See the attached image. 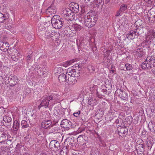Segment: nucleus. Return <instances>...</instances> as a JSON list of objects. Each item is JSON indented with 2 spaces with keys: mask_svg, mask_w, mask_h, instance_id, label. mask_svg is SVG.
<instances>
[{
  "mask_svg": "<svg viewBox=\"0 0 155 155\" xmlns=\"http://www.w3.org/2000/svg\"><path fill=\"white\" fill-rule=\"evenodd\" d=\"M98 19V16L94 12H88L83 18V23L88 28H91L95 24Z\"/></svg>",
  "mask_w": 155,
  "mask_h": 155,
  "instance_id": "obj_1",
  "label": "nucleus"
},
{
  "mask_svg": "<svg viewBox=\"0 0 155 155\" xmlns=\"http://www.w3.org/2000/svg\"><path fill=\"white\" fill-rule=\"evenodd\" d=\"M55 99L53 95H51L50 96L46 95L43 99L41 104L39 105L38 107L40 108L41 107L44 106L45 108L48 107L50 101V104L53 105L55 104L54 102Z\"/></svg>",
  "mask_w": 155,
  "mask_h": 155,
  "instance_id": "obj_2",
  "label": "nucleus"
},
{
  "mask_svg": "<svg viewBox=\"0 0 155 155\" xmlns=\"http://www.w3.org/2000/svg\"><path fill=\"white\" fill-rule=\"evenodd\" d=\"M51 23L54 28L60 29L62 28L63 25V19L59 16L55 15L51 19Z\"/></svg>",
  "mask_w": 155,
  "mask_h": 155,
  "instance_id": "obj_3",
  "label": "nucleus"
},
{
  "mask_svg": "<svg viewBox=\"0 0 155 155\" xmlns=\"http://www.w3.org/2000/svg\"><path fill=\"white\" fill-rule=\"evenodd\" d=\"M63 14L64 15L65 19L67 21H72L74 18V12H72L71 10L66 8L63 10Z\"/></svg>",
  "mask_w": 155,
  "mask_h": 155,
  "instance_id": "obj_4",
  "label": "nucleus"
},
{
  "mask_svg": "<svg viewBox=\"0 0 155 155\" xmlns=\"http://www.w3.org/2000/svg\"><path fill=\"white\" fill-rule=\"evenodd\" d=\"M155 38V29L151 28L148 30L147 32L146 35V40L147 41L151 40Z\"/></svg>",
  "mask_w": 155,
  "mask_h": 155,
  "instance_id": "obj_5",
  "label": "nucleus"
},
{
  "mask_svg": "<svg viewBox=\"0 0 155 155\" xmlns=\"http://www.w3.org/2000/svg\"><path fill=\"white\" fill-rule=\"evenodd\" d=\"M61 126L67 130H69L72 128V124L71 122L67 119H64L61 121Z\"/></svg>",
  "mask_w": 155,
  "mask_h": 155,
  "instance_id": "obj_6",
  "label": "nucleus"
},
{
  "mask_svg": "<svg viewBox=\"0 0 155 155\" xmlns=\"http://www.w3.org/2000/svg\"><path fill=\"white\" fill-rule=\"evenodd\" d=\"M53 126L51 121L50 120H44L41 124V127L45 129L51 128Z\"/></svg>",
  "mask_w": 155,
  "mask_h": 155,
  "instance_id": "obj_7",
  "label": "nucleus"
},
{
  "mask_svg": "<svg viewBox=\"0 0 155 155\" xmlns=\"http://www.w3.org/2000/svg\"><path fill=\"white\" fill-rule=\"evenodd\" d=\"M49 146L50 148L51 149L54 148L56 150H59L60 149V143L56 140H53L51 141Z\"/></svg>",
  "mask_w": 155,
  "mask_h": 155,
  "instance_id": "obj_8",
  "label": "nucleus"
},
{
  "mask_svg": "<svg viewBox=\"0 0 155 155\" xmlns=\"http://www.w3.org/2000/svg\"><path fill=\"white\" fill-rule=\"evenodd\" d=\"M56 12V9L55 7L51 5L46 10V13L49 15L55 14Z\"/></svg>",
  "mask_w": 155,
  "mask_h": 155,
  "instance_id": "obj_9",
  "label": "nucleus"
},
{
  "mask_svg": "<svg viewBox=\"0 0 155 155\" xmlns=\"http://www.w3.org/2000/svg\"><path fill=\"white\" fill-rule=\"evenodd\" d=\"M9 48V44L8 43H4L0 41V49L3 51L5 52L7 51Z\"/></svg>",
  "mask_w": 155,
  "mask_h": 155,
  "instance_id": "obj_10",
  "label": "nucleus"
},
{
  "mask_svg": "<svg viewBox=\"0 0 155 155\" xmlns=\"http://www.w3.org/2000/svg\"><path fill=\"white\" fill-rule=\"evenodd\" d=\"M68 75H69V76L68 79V83L69 84L71 85L74 84L77 81V77H75L70 74H68Z\"/></svg>",
  "mask_w": 155,
  "mask_h": 155,
  "instance_id": "obj_11",
  "label": "nucleus"
},
{
  "mask_svg": "<svg viewBox=\"0 0 155 155\" xmlns=\"http://www.w3.org/2000/svg\"><path fill=\"white\" fill-rule=\"evenodd\" d=\"M7 133L5 131L0 130V143L4 142L8 139Z\"/></svg>",
  "mask_w": 155,
  "mask_h": 155,
  "instance_id": "obj_12",
  "label": "nucleus"
},
{
  "mask_svg": "<svg viewBox=\"0 0 155 155\" xmlns=\"http://www.w3.org/2000/svg\"><path fill=\"white\" fill-rule=\"evenodd\" d=\"M21 55L18 53V51L15 50L13 53L12 55V58L14 61H16L21 58Z\"/></svg>",
  "mask_w": 155,
  "mask_h": 155,
  "instance_id": "obj_13",
  "label": "nucleus"
},
{
  "mask_svg": "<svg viewBox=\"0 0 155 155\" xmlns=\"http://www.w3.org/2000/svg\"><path fill=\"white\" fill-rule=\"evenodd\" d=\"M79 61V59L78 58H74L71 59L70 61H67L65 62L62 63V65L64 67H67L69 65H70L71 64L75 62H76Z\"/></svg>",
  "mask_w": 155,
  "mask_h": 155,
  "instance_id": "obj_14",
  "label": "nucleus"
},
{
  "mask_svg": "<svg viewBox=\"0 0 155 155\" xmlns=\"http://www.w3.org/2000/svg\"><path fill=\"white\" fill-rule=\"evenodd\" d=\"M118 134L121 137L124 136V135L127 134L128 130L125 127H121L118 130Z\"/></svg>",
  "mask_w": 155,
  "mask_h": 155,
  "instance_id": "obj_15",
  "label": "nucleus"
},
{
  "mask_svg": "<svg viewBox=\"0 0 155 155\" xmlns=\"http://www.w3.org/2000/svg\"><path fill=\"white\" fill-rule=\"evenodd\" d=\"M70 5L73 11L76 13L79 11V6L78 3H71Z\"/></svg>",
  "mask_w": 155,
  "mask_h": 155,
  "instance_id": "obj_16",
  "label": "nucleus"
},
{
  "mask_svg": "<svg viewBox=\"0 0 155 155\" xmlns=\"http://www.w3.org/2000/svg\"><path fill=\"white\" fill-rule=\"evenodd\" d=\"M120 93V94H119V96L120 98L123 100H126L128 97V94H127L125 91H121L120 89L118 90H117Z\"/></svg>",
  "mask_w": 155,
  "mask_h": 155,
  "instance_id": "obj_17",
  "label": "nucleus"
},
{
  "mask_svg": "<svg viewBox=\"0 0 155 155\" xmlns=\"http://www.w3.org/2000/svg\"><path fill=\"white\" fill-rule=\"evenodd\" d=\"M58 80L59 82L61 84H64V83L67 81L66 75L64 73L63 74H60L58 77Z\"/></svg>",
  "mask_w": 155,
  "mask_h": 155,
  "instance_id": "obj_18",
  "label": "nucleus"
},
{
  "mask_svg": "<svg viewBox=\"0 0 155 155\" xmlns=\"http://www.w3.org/2000/svg\"><path fill=\"white\" fill-rule=\"evenodd\" d=\"M16 76H15L12 77V76L8 78V82L10 85L11 86H13L17 83V81H16Z\"/></svg>",
  "mask_w": 155,
  "mask_h": 155,
  "instance_id": "obj_19",
  "label": "nucleus"
},
{
  "mask_svg": "<svg viewBox=\"0 0 155 155\" xmlns=\"http://www.w3.org/2000/svg\"><path fill=\"white\" fill-rule=\"evenodd\" d=\"M19 123L18 121L15 120L14 121L13 124L12 130L14 131H17L19 129Z\"/></svg>",
  "mask_w": 155,
  "mask_h": 155,
  "instance_id": "obj_20",
  "label": "nucleus"
},
{
  "mask_svg": "<svg viewBox=\"0 0 155 155\" xmlns=\"http://www.w3.org/2000/svg\"><path fill=\"white\" fill-rule=\"evenodd\" d=\"M70 68H68L69 69ZM71 70L69 72L70 74L71 75H73L75 77H78V75H79V74L80 73V72L79 70L77 69H71V68H70Z\"/></svg>",
  "mask_w": 155,
  "mask_h": 155,
  "instance_id": "obj_21",
  "label": "nucleus"
},
{
  "mask_svg": "<svg viewBox=\"0 0 155 155\" xmlns=\"http://www.w3.org/2000/svg\"><path fill=\"white\" fill-rule=\"evenodd\" d=\"M4 21H8V17L6 15L0 13V22H3Z\"/></svg>",
  "mask_w": 155,
  "mask_h": 155,
  "instance_id": "obj_22",
  "label": "nucleus"
},
{
  "mask_svg": "<svg viewBox=\"0 0 155 155\" xmlns=\"http://www.w3.org/2000/svg\"><path fill=\"white\" fill-rule=\"evenodd\" d=\"M148 126L151 132L155 133V124H153L152 122H150L149 123Z\"/></svg>",
  "mask_w": 155,
  "mask_h": 155,
  "instance_id": "obj_23",
  "label": "nucleus"
},
{
  "mask_svg": "<svg viewBox=\"0 0 155 155\" xmlns=\"http://www.w3.org/2000/svg\"><path fill=\"white\" fill-rule=\"evenodd\" d=\"M135 32L133 31H130L129 33L127 35V37L130 39H133L134 38Z\"/></svg>",
  "mask_w": 155,
  "mask_h": 155,
  "instance_id": "obj_24",
  "label": "nucleus"
},
{
  "mask_svg": "<svg viewBox=\"0 0 155 155\" xmlns=\"http://www.w3.org/2000/svg\"><path fill=\"white\" fill-rule=\"evenodd\" d=\"M143 150V147L141 145L139 147L138 149L137 148V155H142Z\"/></svg>",
  "mask_w": 155,
  "mask_h": 155,
  "instance_id": "obj_25",
  "label": "nucleus"
},
{
  "mask_svg": "<svg viewBox=\"0 0 155 155\" xmlns=\"http://www.w3.org/2000/svg\"><path fill=\"white\" fill-rule=\"evenodd\" d=\"M141 68H151V66L150 65V64L147 62V61H144L141 64Z\"/></svg>",
  "mask_w": 155,
  "mask_h": 155,
  "instance_id": "obj_26",
  "label": "nucleus"
},
{
  "mask_svg": "<svg viewBox=\"0 0 155 155\" xmlns=\"http://www.w3.org/2000/svg\"><path fill=\"white\" fill-rule=\"evenodd\" d=\"M21 124L23 128H27L29 126V125L28 124L27 121L25 120H23L21 121Z\"/></svg>",
  "mask_w": 155,
  "mask_h": 155,
  "instance_id": "obj_27",
  "label": "nucleus"
},
{
  "mask_svg": "<svg viewBox=\"0 0 155 155\" xmlns=\"http://www.w3.org/2000/svg\"><path fill=\"white\" fill-rule=\"evenodd\" d=\"M148 13L152 15V17L155 15V6L152 7L149 10Z\"/></svg>",
  "mask_w": 155,
  "mask_h": 155,
  "instance_id": "obj_28",
  "label": "nucleus"
},
{
  "mask_svg": "<svg viewBox=\"0 0 155 155\" xmlns=\"http://www.w3.org/2000/svg\"><path fill=\"white\" fill-rule=\"evenodd\" d=\"M3 120L5 122L10 123L12 121V118L8 116H5L3 118Z\"/></svg>",
  "mask_w": 155,
  "mask_h": 155,
  "instance_id": "obj_29",
  "label": "nucleus"
},
{
  "mask_svg": "<svg viewBox=\"0 0 155 155\" xmlns=\"http://www.w3.org/2000/svg\"><path fill=\"white\" fill-rule=\"evenodd\" d=\"M127 9V6L126 5L123 4L120 6V10L121 12H124Z\"/></svg>",
  "mask_w": 155,
  "mask_h": 155,
  "instance_id": "obj_30",
  "label": "nucleus"
},
{
  "mask_svg": "<svg viewBox=\"0 0 155 155\" xmlns=\"http://www.w3.org/2000/svg\"><path fill=\"white\" fill-rule=\"evenodd\" d=\"M44 37L46 39L50 38V32L48 31H46L45 33Z\"/></svg>",
  "mask_w": 155,
  "mask_h": 155,
  "instance_id": "obj_31",
  "label": "nucleus"
},
{
  "mask_svg": "<svg viewBox=\"0 0 155 155\" xmlns=\"http://www.w3.org/2000/svg\"><path fill=\"white\" fill-rule=\"evenodd\" d=\"M74 27V29L76 31H80L82 28V27L81 26L77 24L75 25Z\"/></svg>",
  "mask_w": 155,
  "mask_h": 155,
  "instance_id": "obj_32",
  "label": "nucleus"
},
{
  "mask_svg": "<svg viewBox=\"0 0 155 155\" xmlns=\"http://www.w3.org/2000/svg\"><path fill=\"white\" fill-rule=\"evenodd\" d=\"M12 27V25L10 23H7L5 25V28L8 30H9Z\"/></svg>",
  "mask_w": 155,
  "mask_h": 155,
  "instance_id": "obj_33",
  "label": "nucleus"
},
{
  "mask_svg": "<svg viewBox=\"0 0 155 155\" xmlns=\"http://www.w3.org/2000/svg\"><path fill=\"white\" fill-rule=\"evenodd\" d=\"M57 69V71L58 72H57V73L60 74L61 73V74H63V73H64V70H63V68H58Z\"/></svg>",
  "mask_w": 155,
  "mask_h": 155,
  "instance_id": "obj_34",
  "label": "nucleus"
},
{
  "mask_svg": "<svg viewBox=\"0 0 155 155\" xmlns=\"http://www.w3.org/2000/svg\"><path fill=\"white\" fill-rule=\"evenodd\" d=\"M59 36L60 35L59 33L57 32H55L54 38L55 39H58L59 38Z\"/></svg>",
  "mask_w": 155,
  "mask_h": 155,
  "instance_id": "obj_35",
  "label": "nucleus"
},
{
  "mask_svg": "<svg viewBox=\"0 0 155 155\" xmlns=\"http://www.w3.org/2000/svg\"><path fill=\"white\" fill-rule=\"evenodd\" d=\"M153 144L151 143L150 141H149L147 142V145L149 148H151Z\"/></svg>",
  "mask_w": 155,
  "mask_h": 155,
  "instance_id": "obj_36",
  "label": "nucleus"
},
{
  "mask_svg": "<svg viewBox=\"0 0 155 155\" xmlns=\"http://www.w3.org/2000/svg\"><path fill=\"white\" fill-rule=\"evenodd\" d=\"M80 113V111L79 110L76 113H74L73 114V115L74 116L76 117H78Z\"/></svg>",
  "mask_w": 155,
  "mask_h": 155,
  "instance_id": "obj_37",
  "label": "nucleus"
},
{
  "mask_svg": "<svg viewBox=\"0 0 155 155\" xmlns=\"http://www.w3.org/2000/svg\"><path fill=\"white\" fill-rule=\"evenodd\" d=\"M64 110H62L61 111L60 113H61V114L60 115V117H63L64 116L65 112H64Z\"/></svg>",
  "mask_w": 155,
  "mask_h": 155,
  "instance_id": "obj_38",
  "label": "nucleus"
},
{
  "mask_svg": "<svg viewBox=\"0 0 155 155\" xmlns=\"http://www.w3.org/2000/svg\"><path fill=\"white\" fill-rule=\"evenodd\" d=\"M30 92V91L29 88H27L26 89L25 91L24 94H25L26 95L27 94H29Z\"/></svg>",
  "mask_w": 155,
  "mask_h": 155,
  "instance_id": "obj_39",
  "label": "nucleus"
},
{
  "mask_svg": "<svg viewBox=\"0 0 155 155\" xmlns=\"http://www.w3.org/2000/svg\"><path fill=\"white\" fill-rule=\"evenodd\" d=\"M55 34V32H54L51 31V33L50 32V38H54Z\"/></svg>",
  "mask_w": 155,
  "mask_h": 155,
  "instance_id": "obj_40",
  "label": "nucleus"
},
{
  "mask_svg": "<svg viewBox=\"0 0 155 155\" xmlns=\"http://www.w3.org/2000/svg\"><path fill=\"white\" fill-rule=\"evenodd\" d=\"M149 58H150V57L148 56L146 58L145 61H147V62H148V63L150 64V62L151 61V59H150Z\"/></svg>",
  "mask_w": 155,
  "mask_h": 155,
  "instance_id": "obj_41",
  "label": "nucleus"
},
{
  "mask_svg": "<svg viewBox=\"0 0 155 155\" xmlns=\"http://www.w3.org/2000/svg\"><path fill=\"white\" fill-rule=\"evenodd\" d=\"M60 154V155H67L66 152L64 153L62 150H61Z\"/></svg>",
  "mask_w": 155,
  "mask_h": 155,
  "instance_id": "obj_42",
  "label": "nucleus"
},
{
  "mask_svg": "<svg viewBox=\"0 0 155 155\" xmlns=\"http://www.w3.org/2000/svg\"><path fill=\"white\" fill-rule=\"evenodd\" d=\"M121 11L120 10L117 11L116 14L115 16L117 17L118 16L120 15V12Z\"/></svg>",
  "mask_w": 155,
  "mask_h": 155,
  "instance_id": "obj_43",
  "label": "nucleus"
},
{
  "mask_svg": "<svg viewBox=\"0 0 155 155\" xmlns=\"http://www.w3.org/2000/svg\"><path fill=\"white\" fill-rule=\"evenodd\" d=\"M125 67L126 68H130L131 67V65L130 64H125Z\"/></svg>",
  "mask_w": 155,
  "mask_h": 155,
  "instance_id": "obj_44",
  "label": "nucleus"
},
{
  "mask_svg": "<svg viewBox=\"0 0 155 155\" xmlns=\"http://www.w3.org/2000/svg\"><path fill=\"white\" fill-rule=\"evenodd\" d=\"M3 84H4L2 83V82H0V89H1L2 88V87Z\"/></svg>",
  "mask_w": 155,
  "mask_h": 155,
  "instance_id": "obj_45",
  "label": "nucleus"
},
{
  "mask_svg": "<svg viewBox=\"0 0 155 155\" xmlns=\"http://www.w3.org/2000/svg\"><path fill=\"white\" fill-rule=\"evenodd\" d=\"M128 119H131V120H132V117L130 116H128L126 118V120H127Z\"/></svg>",
  "mask_w": 155,
  "mask_h": 155,
  "instance_id": "obj_46",
  "label": "nucleus"
},
{
  "mask_svg": "<svg viewBox=\"0 0 155 155\" xmlns=\"http://www.w3.org/2000/svg\"><path fill=\"white\" fill-rule=\"evenodd\" d=\"M32 57V55L31 54H30V55H28L27 56V59L28 60H30L31 58V57Z\"/></svg>",
  "mask_w": 155,
  "mask_h": 155,
  "instance_id": "obj_47",
  "label": "nucleus"
},
{
  "mask_svg": "<svg viewBox=\"0 0 155 155\" xmlns=\"http://www.w3.org/2000/svg\"><path fill=\"white\" fill-rule=\"evenodd\" d=\"M144 1L145 2H146L147 3H151V1L150 0H144Z\"/></svg>",
  "mask_w": 155,
  "mask_h": 155,
  "instance_id": "obj_48",
  "label": "nucleus"
},
{
  "mask_svg": "<svg viewBox=\"0 0 155 155\" xmlns=\"http://www.w3.org/2000/svg\"><path fill=\"white\" fill-rule=\"evenodd\" d=\"M91 101V99H90L88 101V103L89 105H91L92 104V102Z\"/></svg>",
  "mask_w": 155,
  "mask_h": 155,
  "instance_id": "obj_49",
  "label": "nucleus"
},
{
  "mask_svg": "<svg viewBox=\"0 0 155 155\" xmlns=\"http://www.w3.org/2000/svg\"><path fill=\"white\" fill-rule=\"evenodd\" d=\"M149 57H150V59H151V61H152L153 60H154V59L153 58V56H148Z\"/></svg>",
  "mask_w": 155,
  "mask_h": 155,
  "instance_id": "obj_50",
  "label": "nucleus"
},
{
  "mask_svg": "<svg viewBox=\"0 0 155 155\" xmlns=\"http://www.w3.org/2000/svg\"><path fill=\"white\" fill-rule=\"evenodd\" d=\"M46 64V61H43V62L42 64V65L44 66H45V65Z\"/></svg>",
  "mask_w": 155,
  "mask_h": 155,
  "instance_id": "obj_51",
  "label": "nucleus"
},
{
  "mask_svg": "<svg viewBox=\"0 0 155 155\" xmlns=\"http://www.w3.org/2000/svg\"><path fill=\"white\" fill-rule=\"evenodd\" d=\"M23 155H30V154L26 152H25L23 153Z\"/></svg>",
  "mask_w": 155,
  "mask_h": 155,
  "instance_id": "obj_52",
  "label": "nucleus"
},
{
  "mask_svg": "<svg viewBox=\"0 0 155 155\" xmlns=\"http://www.w3.org/2000/svg\"><path fill=\"white\" fill-rule=\"evenodd\" d=\"M152 72L155 74V68H152Z\"/></svg>",
  "mask_w": 155,
  "mask_h": 155,
  "instance_id": "obj_53",
  "label": "nucleus"
},
{
  "mask_svg": "<svg viewBox=\"0 0 155 155\" xmlns=\"http://www.w3.org/2000/svg\"><path fill=\"white\" fill-rule=\"evenodd\" d=\"M110 73L112 72V73H114L115 72V70L113 69L111 70H110Z\"/></svg>",
  "mask_w": 155,
  "mask_h": 155,
  "instance_id": "obj_54",
  "label": "nucleus"
},
{
  "mask_svg": "<svg viewBox=\"0 0 155 155\" xmlns=\"http://www.w3.org/2000/svg\"><path fill=\"white\" fill-rule=\"evenodd\" d=\"M78 67V68H80V66H79V65L78 64H76L75 65V67Z\"/></svg>",
  "mask_w": 155,
  "mask_h": 155,
  "instance_id": "obj_55",
  "label": "nucleus"
},
{
  "mask_svg": "<svg viewBox=\"0 0 155 155\" xmlns=\"http://www.w3.org/2000/svg\"><path fill=\"white\" fill-rule=\"evenodd\" d=\"M81 12L82 14H84L85 12V10L84 9H82Z\"/></svg>",
  "mask_w": 155,
  "mask_h": 155,
  "instance_id": "obj_56",
  "label": "nucleus"
},
{
  "mask_svg": "<svg viewBox=\"0 0 155 155\" xmlns=\"http://www.w3.org/2000/svg\"><path fill=\"white\" fill-rule=\"evenodd\" d=\"M40 155H47L45 153H41Z\"/></svg>",
  "mask_w": 155,
  "mask_h": 155,
  "instance_id": "obj_57",
  "label": "nucleus"
},
{
  "mask_svg": "<svg viewBox=\"0 0 155 155\" xmlns=\"http://www.w3.org/2000/svg\"><path fill=\"white\" fill-rule=\"evenodd\" d=\"M119 123V120L118 119L116 120L115 121V123L116 124H117Z\"/></svg>",
  "mask_w": 155,
  "mask_h": 155,
  "instance_id": "obj_58",
  "label": "nucleus"
},
{
  "mask_svg": "<svg viewBox=\"0 0 155 155\" xmlns=\"http://www.w3.org/2000/svg\"><path fill=\"white\" fill-rule=\"evenodd\" d=\"M2 66V62L0 61V67H1Z\"/></svg>",
  "mask_w": 155,
  "mask_h": 155,
  "instance_id": "obj_59",
  "label": "nucleus"
},
{
  "mask_svg": "<svg viewBox=\"0 0 155 155\" xmlns=\"http://www.w3.org/2000/svg\"><path fill=\"white\" fill-rule=\"evenodd\" d=\"M129 69H128V68H126V69H123L124 70V71H126V70H130V68H128Z\"/></svg>",
  "mask_w": 155,
  "mask_h": 155,
  "instance_id": "obj_60",
  "label": "nucleus"
},
{
  "mask_svg": "<svg viewBox=\"0 0 155 155\" xmlns=\"http://www.w3.org/2000/svg\"><path fill=\"white\" fill-rule=\"evenodd\" d=\"M109 1H110V0H108L106 2H105L106 4H107L109 2Z\"/></svg>",
  "mask_w": 155,
  "mask_h": 155,
  "instance_id": "obj_61",
  "label": "nucleus"
},
{
  "mask_svg": "<svg viewBox=\"0 0 155 155\" xmlns=\"http://www.w3.org/2000/svg\"><path fill=\"white\" fill-rule=\"evenodd\" d=\"M56 117L57 118L58 117V118H59V119H61V117H59L58 116L56 115Z\"/></svg>",
  "mask_w": 155,
  "mask_h": 155,
  "instance_id": "obj_62",
  "label": "nucleus"
},
{
  "mask_svg": "<svg viewBox=\"0 0 155 155\" xmlns=\"http://www.w3.org/2000/svg\"><path fill=\"white\" fill-rule=\"evenodd\" d=\"M58 120H57V121H56V122H58Z\"/></svg>",
  "mask_w": 155,
  "mask_h": 155,
  "instance_id": "obj_63",
  "label": "nucleus"
},
{
  "mask_svg": "<svg viewBox=\"0 0 155 155\" xmlns=\"http://www.w3.org/2000/svg\"><path fill=\"white\" fill-rule=\"evenodd\" d=\"M153 17L155 18V15Z\"/></svg>",
  "mask_w": 155,
  "mask_h": 155,
  "instance_id": "obj_64",
  "label": "nucleus"
}]
</instances>
